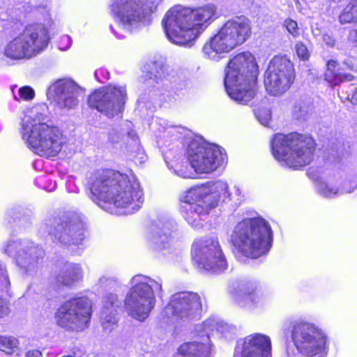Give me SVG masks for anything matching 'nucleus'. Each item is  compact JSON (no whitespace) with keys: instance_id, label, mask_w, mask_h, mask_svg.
<instances>
[{"instance_id":"obj_35","label":"nucleus","mask_w":357,"mask_h":357,"mask_svg":"<svg viewBox=\"0 0 357 357\" xmlns=\"http://www.w3.org/2000/svg\"><path fill=\"white\" fill-rule=\"evenodd\" d=\"M96 285L98 290L102 291L105 290H116L120 287L121 284L116 278L102 275L98 279Z\"/></svg>"},{"instance_id":"obj_44","label":"nucleus","mask_w":357,"mask_h":357,"mask_svg":"<svg viewBox=\"0 0 357 357\" xmlns=\"http://www.w3.org/2000/svg\"><path fill=\"white\" fill-rule=\"evenodd\" d=\"M307 109L305 107H303L301 105V103L297 104L295 105L293 115L299 120L304 119L306 114H307Z\"/></svg>"},{"instance_id":"obj_23","label":"nucleus","mask_w":357,"mask_h":357,"mask_svg":"<svg viewBox=\"0 0 357 357\" xmlns=\"http://www.w3.org/2000/svg\"><path fill=\"white\" fill-rule=\"evenodd\" d=\"M271 351L270 337L255 333L238 342L234 357H271Z\"/></svg>"},{"instance_id":"obj_42","label":"nucleus","mask_w":357,"mask_h":357,"mask_svg":"<svg viewBox=\"0 0 357 357\" xmlns=\"http://www.w3.org/2000/svg\"><path fill=\"white\" fill-rule=\"evenodd\" d=\"M339 96L342 100L344 99L349 100L351 104L357 105V88H351L349 91L344 92V90L341 91Z\"/></svg>"},{"instance_id":"obj_36","label":"nucleus","mask_w":357,"mask_h":357,"mask_svg":"<svg viewBox=\"0 0 357 357\" xmlns=\"http://www.w3.org/2000/svg\"><path fill=\"white\" fill-rule=\"evenodd\" d=\"M35 97V91L33 89L29 86L20 87L18 89L17 96L15 95L14 98L16 100H22L24 101L32 100Z\"/></svg>"},{"instance_id":"obj_11","label":"nucleus","mask_w":357,"mask_h":357,"mask_svg":"<svg viewBox=\"0 0 357 357\" xmlns=\"http://www.w3.org/2000/svg\"><path fill=\"white\" fill-rule=\"evenodd\" d=\"M158 0H144L136 3L132 0H112L111 11L114 18L119 21L117 30L112 29L113 33L119 38L124 33H130L156 9Z\"/></svg>"},{"instance_id":"obj_40","label":"nucleus","mask_w":357,"mask_h":357,"mask_svg":"<svg viewBox=\"0 0 357 357\" xmlns=\"http://www.w3.org/2000/svg\"><path fill=\"white\" fill-rule=\"evenodd\" d=\"M283 25L294 38H296L299 36V29L296 21L291 19H287L284 21Z\"/></svg>"},{"instance_id":"obj_21","label":"nucleus","mask_w":357,"mask_h":357,"mask_svg":"<svg viewBox=\"0 0 357 357\" xmlns=\"http://www.w3.org/2000/svg\"><path fill=\"white\" fill-rule=\"evenodd\" d=\"M80 86L73 79L63 78L54 82L47 91L49 100L60 109H73L78 105Z\"/></svg>"},{"instance_id":"obj_39","label":"nucleus","mask_w":357,"mask_h":357,"mask_svg":"<svg viewBox=\"0 0 357 357\" xmlns=\"http://www.w3.org/2000/svg\"><path fill=\"white\" fill-rule=\"evenodd\" d=\"M10 284L6 267L4 264L0 262V291H8Z\"/></svg>"},{"instance_id":"obj_3","label":"nucleus","mask_w":357,"mask_h":357,"mask_svg":"<svg viewBox=\"0 0 357 357\" xmlns=\"http://www.w3.org/2000/svg\"><path fill=\"white\" fill-rule=\"evenodd\" d=\"M231 198L226 181L218 180L190 189L184 197L181 211L184 219L193 227L201 225L200 221L218 202H227Z\"/></svg>"},{"instance_id":"obj_18","label":"nucleus","mask_w":357,"mask_h":357,"mask_svg":"<svg viewBox=\"0 0 357 357\" xmlns=\"http://www.w3.org/2000/svg\"><path fill=\"white\" fill-rule=\"evenodd\" d=\"M3 250L13 259L22 272L27 274H31L36 270L40 260L44 256V250L29 240L8 241Z\"/></svg>"},{"instance_id":"obj_47","label":"nucleus","mask_w":357,"mask_h":357,"mask_svg":"<svg viewBox=\"0 0 357 357\" xmlns=\"http://www.w3.org/2000/svg\"><path fill=\"white\" fill-rule=\"evenodd\" d=\"M10 312L8 303L0 298V319L8 315Z\"/></svg>"},{"instance_id":"obj_41","label":"nucleus","mask_w":357,"mask_h":357,"mask_svg":"<svg viewBox=\"0 0 357 357\" xmlns=\"http://www.w3.org/2000/svg\"><path fill=\"white\" fill-rule=\"evenodd\" d=\"M295 52L298 57L303 61H306L310 57V52L306 45L303 42H297L295 45Z\"/></svg>"},{"instance_id":"obj_4","label":"nucleus","mask_w":357,"mask_h":357,"mask_svg":"<svg viewBox=\"0 0 357 357\" xmlns=\"http://www.w3.org/2000/svg\"><path fill=\"white\" fill-rule=\"evenodd\" d=\"M257 64L250 52L230 59L225 69V86L228 96L240 104H246L255 96Z\"/></svg>"},{"instance_id":"obj_38","label":"nucleus","mask_w":357,"mask_h":357,"mask_svg":"<svg viewBox=\"0 0 357 357\" xmlns=\"http://www.w3.org/2000/svg\"><path fill=\"white\" fill-rule=\"evenodd\" d=\"M256 118L263 126H267L271 119V111L268 108L258 109L255 112Z\"/></svg>"},{"instance_id":"obj_13","label":"nucleus","mask_w":357,"mask_h":357,"mask_svg":"<svg viewBox=\"0 0 357 357\" xmlns=\"http://www.w3.org/2000/svg\"><path fill=\"white\" fill-rule=\"evenodd\" d=\"M93 303L86 296L65 301L57 310V324L68 331H82L89 327L92 314Z\"/></svg>"},{"instance_id":"obj_8","label":"nucleus","mask_w":357,"mask_h":357,"mask_svg":"<svg viewBox=\"0 0 357 357\" xmlns=\"http://www.w3.org/2000/svg\"><path fill=\"white\" fill-rule=\"evenodd\" d=\"M252 33L250 21L244 16L226 22L217 34L203 47V53L211 60L219 61L222 54L228 53L245 43Z\"/></svg>"},{"instance_id":"obj_17","label":"nucleus","mask_w":357,"mask_h":357,"mask_svg":"<svg viewBox=\"0 0 357 357\" xmlns=\"http://www.w3.org/2000/svg\"><path fill=\"white\" fill-rule=\"evenodd\" d=\"M295 77L294 65L286 56H275L269 62L264 76V86L271 96L287 92Z\"/></svg>"},{"instance_id":"obj_55","label":"nucleus","mask_w":357,"mask_h":357,"mask_svg":"<svg viewBox=\"0 0 357 357\" xmlns=\"http://www.w3.org/2000/svg\"><path fill=\"white\" fill-rule=\"evenodd\" d=\"M105 73H104V75H106V74H107V77H106L105 78H106V79H108V77H107V75H108V72H107V71L105 70Z\"/></svg>"},{"instance_id":"obj_37","label":"nucleus","mask_w":357,"mask_h":357,"mask_svg":"<svg viewBox=\"0 0 357 357\" xmlns=\"http://www.w3.org/2000/svg\"><path fill=\"white\" fill-rule=\"evenodd\" d=\"M0 344L3 348V350L8 349L12 351L13 349L17 348L19 342L17 338L13 336H2L0 335ZM7 353H11V351H6Z\"/></svg>"},{"instance_id":"obj_49","label":"nucleus","mask_w":357,"mask_h":357,"mask_svg":"<svg viewBox=\"0 0 357 357\" xmlns=\"http://www.w3.org/2000/svg\"><path fill=\"white\" fill-rule=\"evenodd\" d=\"M26 357H43V354L39 350L32 349L26 352Z\"/></svg>"},{"instance_id":"obj_16","label":"nucleus","mask_w":357,"mask_h":357,"mask_svg":"<svg viewBox=\"0 0 357 357\" xmlns=\"http://www.w3.org/2000/svg\"><path fill=\"white\" fill-rule=\"evenodd\" d=\"M192 257L199 269L220 273L228 268L219 242L213 236L197 240L192 246Z\"/></svg>"},{"instance_id":"obj_7","label":"nucleus","mask_w":357,"mask_h":357,"mask_svg":"<svg viewBox=\"0 0 357 357\" xmlns=\"http://www.w3.org/2000/svg\"><path fill=\"white\" fill-rule=\"evenodd\" d=\"M130 284L123 301V307L128 316L142 322L155 307V295L161 296L162 281L139 274L130 279Z\"/></svg>"},{"instance_id":"obj_6","label":"nucleus","mask_w":357,"mask_h":357,"mask_svg":"<svg viewBox=\"0 0 357 357\" xmlns=\"http://www.w3.org/2000/svg\"><path fill=\"white\" fill-rule=\"evenodd\" d=\"M315 147V142L310 136L298 132L278 133L271 142L274 158L282 165L293 169L310 165L314 158Z\"/></svg>"},{"instance_id":"obj_45","label":"nucleus","mask_w":357,"mask_h":357,"mask_svg":"<svg viewBox=\"0 0 357 357\" xmlns=\"http://www.w3.org/2000/svg\"><path fill=\"white\" fill-rule=\"evenodd\" d=\"M231 198L228 199L227 201L233 200L236 203H239L243 200V195L241 188L238 186L235 185L233 189V192H231Z\"/></svg>"},{"instance_id":"obj_29","label":"nucleus","mask_w":357,"mask_h":357,"mask_svg":"<svg viewBox=\"0 0 357 357\" xmlns=\"http://www.w3.org/2000/svg\"><path fill=\"white\" fill-rule=\"evenodd\" d=\"M82 278L83 270L80 264L67 263L58 275L57 282L61 284L70 287L82 280Z\"/></svg>"},{"instance_id":"obj_52","label":"nucleus","mask_w":357,"mask_h":357,"mask_svg":"<svg viewBox=\"0 0 357 357\" xmlns=\"http://www.w3.org/2000/svg\"><path fill=\"white\" fill-rule=\"evenodd\" d=\"M180 176L183 177V178H190V176L187 174H183V173H181L179 174Z\"/></svg>"},{"instance_id":"obj_1","label":"nucleus","mask_w":357,"mask_h":357,"mask_svg":"<svg viewBox=\"0 0 357 357\" xmlns=\"http://www.w3.org/2000/svg\"><path fill=\"white\" fill-rule=\"evenodd\" d=\"M91 199L103 208L100 202L113 204L130 214L139 210L143 204V192L135 176L112 170L96 174L90 183Z\"/></svg>"},{"instance_id":"obj_32","label":"nucleus","mask_w":357,"mask_h":357,"mask_svg":"<svg viewBox=\"0 0 357 357\" xmlns=\"http://www.w3.org/2000/svg\"><path fill=\"white\" fill-rule=\"evenodd\" d=\"M102 311L117 312V309L121 306V302L118 296L112 292L106 293L102 297Z\"/></svg>"},{"instance_id":"obj_50","label":"nucleus","mask_w":357,"mask_h":357,"mask_svg":"<svg viewBox=\"0 0 357 357\" xmlns=\"http://www.w3.org/2000/svg\"><path fill=\"white\" fill-rule=\"evenodd\" d=\"M349 39L353 42L357 43V29L351 30L349 32Z\"/></svg>"},{"instance_id":"obj_30","label":"nucleus","mask_w":357,"mask_h":357,"mask_svg":"<svg viewBox=\"0 0 357 357\" xmlns=\"http://www.w3.org/2000/svg\"><path fill=\"white\" fill-rule=\"evenodd\" d=\"M174 357H210V348L206 342H188L178 348Z\"/></svg>"},{"instance_id":"obj_15","label":"nucleus","mask_w":357,"mask_h":357,"mask_svg":"<svg viewBox=\"0 0 357 357\" xmlns=\"http://www.w3.org/2000/svg\"><path fill=\"white\" fill-rule=\"evenodd\" d=\"M188 160L197 174H208L225 163V154L215 145L202 139H194L187 149Z\"/></svg>"},{"instance_id":"obj_28","label":"nucleus","mask_w":357,"mask_h":357,"mask_svg":"<svg viewBox=\"0 0 357 357\" xmlns=\"http://www.w3.org/2000/svg\"><path fill=\"white\" fill-rule=\"evenodd\" d=\"M339 181L329 178L326 181H319L317 184V189L319 195L327 198H333L340 196L344 193H351L356 189V185L350 181L346 182L345 185L349 183V188H338Z\"/></svg>"},{"instance_id":"obj_20","label":"nucleus","mask_w":357,"mask_h":357,"mask_svg":"<svg viewBox=\"0 0 357 357\" xmlns=\"http://www.w3.org/2000/svg\"><path fill=\"white\" fill-rule=\"evenodd\" d=\"M202 312L200 296L192 291H181L172 296L164 313L176 321H190L199 319Z\"/></svg>"},{"instance_id":"obj_25","label":"nucleus","mask_w":357,"mask_h":357,"mask_svg":"<svg viewBox=\"0 0 357 357\" xmlns=\"http://www.w3.org/2000/svg\"><path fill=\"white\" fill-rule=\"evenodd\" d=\"M47 110V106L45 104L37 105L29 109L22 120L20 128V135L26 132V128L33 130V126L48 124L47 121H46Z\"/></svg>"},{"instance_id":"obj_43","label":"nucleus","mask_w":357,"mask_h":357,"mask_svg":"<svg viewBox=\"0 0 357 357\" xmlns=\"http://www.w3.org/2000/svg\"><path fill=\"white\" fill-rule=\"evenodd\" d=\"M73 43L71 38L67 35L60 38L59 41V48L61 50H67L70 48Z\"/></svg>"},{"instance_id":"obj_31","label":"nucleus","mask_w":357,"mask_h":357,"mask_svg":"<svg viewBox=\"0 0 357 357\" xmlns=\"http://www.w3.org/2000/svg\"><path fill=\"white\" fill-rule=\"evenodd\" d=\"M129 141L127 145V151L133 159H139L142 162L146 159V155L139 142V138L136 133L131 131L128 133Z\"/></svg>"},{"instance_id":"obj_34","label":"nucleus","mask_w":357,"mask_h":357,"mask_svg":"<svg viewBox=\"0 0 357 357\" xmlns=\"http://www.w3.org/2000/svg\"><path fill=\"white\" fill-rule=\"evenodd\" d=\"M116 313L113 312H101L100 321L105 333H110L117 326Z\"/></svg>"},{"instance_id":"obj_5","label":"nucleus","mask_w":357,"mask_h":357,"mask_svg":"<svg viewBox=\"0 0 357 357\" xmlns=\"http://www.w3.org/2000/svg\"><path fill=\"white\" fill-rule=\"evenodd\" d=\"M273 232L269 223L261 218L239 222L231 234V242L243 256L258 258L266 255L272 246Z\"/></svg>"},{"instance_id":"obj_24","label":"nucleus","mask_w":357,"mask_h":357,"mask_svg":"<svg viewBox=\"0 0 357 357\" xmlns=\"http://www.w3.org/2000/svg\"><path fill=\"white\" fill-rule=\"evenodd\" d=\"M177 229L176 222L170 218H164L159 220L148 235L149 247L153 250H162L168 245L172 234Z\"/></svg>"},{"instance_id":"obj_26","label":"nucleus","mask_w":357,"mask_h":357,"mask_svg":"<svg viewBox=\"0 0 357 357\" xmlns=\"http://www.w3.org/2000/svg\"><path fill=\"white\" fill-rule=\"evenodd\" d=\"M351 67L344 63L342 66L335 61L330 60L327 63V70L325 73L326 80L332 86L338 85L343 82H351L354 76L346 72Z\"/></svg>"},{"instance_id":"obj_12","label":"nucleus","mask_w":357,"mask_h":357,"mask_svg":"<svg viewBox=\"0 0 357 357\" xmlns=\"http://www.w3.org/2000/svg\"><path fill=\"white\" fill-rule=\"evenodd\" d=\"M33 128H26V132L21 135L29 149L36 154L45 158L57 155L65 144L61 131L50 123L38 124Z\"/></svg>"},{"instance_id":"obj_9","label":"nucleus","mask_w":357,"mask_h":357,"mask_svg":"<svg viewBox=\"0 0 357 357\" xmlns=\"http://www.w3.org/2000/svg\"><path fill=\"white\" fill-rule=\"evenodd\" d=\"M291 339L296 349L287 351V357H326L328 337L326 332L312 322L296 320L291 324Z\"/></svg>"},{"instance_id":"obj_46","label":"nucleus","mask_w":357,"mask_h":357,"mask_svg":"<svg viewBox=\"0 0 357 357\" xmlns=\"http://www.w3.org/2000/svg\"><path fill=\"white\" fill-rule=\"evenodd\" d=\"M321 39L323 43L328 47H333L335 45V39L333 37V36L328 34V33L325 32L323 33Z\"/></svg>"},{"instance_id":"obj_33","label":"nucleus","mask_w":357,"mask_h":357,"mask_svg":"<svg viewBox=\"0 0 357 357\" xmlns=\"http://www.w3.org/2000/svg\"><path fill=\"white\" fill-rule=\"evenodd\" d=\"M339 18L342 24L357 22V0H350L342 11Z\"/></svg>"},{"instance_id":"obj_19","label":"nucleus","mask_w":357,"mask_h":357,"mask_svg":"<svg viewBox=\"0 0 357 357\" xmlns=\"http://www.w3.org/2000/svg\"><path fill=\"white\" fill-rule=\"evenodd\" d=\"M126 98L125 86L109 85L90 95L88 102L91 107L112 118L122 112Z\"/></svg>"},{"instance_id":"obj_22","label":"nucleus","mask_w":357,"mask_h":357,"mask_svg":"<svg viewBox=\"0 0 357 357\" xmlns=\"http://www.w3.org/2000/svg\"><path fill=\"white\" fill-rule=\"evenodd\" d=\"M238 290L234 295L236 304L242 308H256L264 305L266 296L255 280L245 279L240 281Z\"/></svg>"},{"instance_id":"obj_14","label":"nucleus","mask_w":357,"mask_h":357,"mask_svg":"<svg viewBox=\"0 0 357 357\" xmlns=\"http://www.w3.org/2000/svg\"><path fill=\"white\" fill-rule=\"evenodd\" d=\"M41 229L68 247L79 246L84 239V222L82 216L76 213H68L62 219L46 220Z\"/></svg>"},{"instance_id":"obj_48","label":"nucleus","mask_w":357,"mask_h":357,"mask_svg":"<svg viewBox=\"0 0 357 357\" xmlns=\"http://www.w3.org/2000/svg\"><path fill=\"white\" fill-rule=\"evenodd\" d=\"M324 33L325 32H323L317 24L312 26V33L315 38L318 39L319 37L321 38L322 34Z\"/></svg>"},{"instance_id":"obj_54","label":"nucleus","mask_w":357,"mask_h":357,"mask_svg":"<svg viewBox=\"0 0 357 357\" xmlns=\"http://www.w3.org/2000/svg\"><path fill=\"white\" fill-rule=\"evenodd\" d=\"M70 191L71 192H78L79 189H78L77 187H75V189L74 190H71Z\"/></svg>"},{"instance_id":"obj_10","label":"nucleus","mask_w":357,"mask_h":357,"mask_svg":"<svg viewBox=\"0 0 357 357\" xmlns=\"http://www.w3.org/2000/svg\"><path fill=\"white\" fill-rule=\"evenodd\" d=\"M50 40L43 24H30L5 46L3 54L13 60L31 59L45 50Z\"/></svg>"},{"instance_id":"obj_51","label":"nucleus","mask_w":357,"mask_h":357,"mask_svg":"<svg viewBox=\"0 0 357 357\" xmlns=\"http://www.w3.org/2000/svg\"><path fill=\"white\" fill-rule=\"evenodd\" d=\"M348 181H345L342 183L339 181V183H338V188H342V187L349 188L350 185H349V183L345 185V183L348 182ZM349 181L354 183L356 185V183L354 181Z\"/></svg>"},{"instance_id":"obj_53","label":"nucleus","mask_w":357,"mask_h":357,"mask_svg":"<svg viewBox=\"0 0 357 357\" xmlns=\"http://www.w3.org/2000/svg\"><path fill=\"white\" fill-rule=\"evenodd\" d=\"M105 70H96L95 72V75L97 77L98 76V73H104Z\"/></svg>"},{"instance_id":"obj_2","label":"nucleus","mask_w":357,"mask_h":357,"mask_svg":"<svg viewBox=\"0 0 357 357\" xmlns=\"http://www.w3.org/2000/svg\"><path fill=\"white\" fill-rule=\"evenodd\" d=\"M216 12L213 4L191 9L176 6L166 13L162 24L166 36L172 43L190 47L212 21Z\"/></svg>"},{"instance_id":"obj_27","label":"nucleus","mask_w":357,"mask_h":357,"mask_svg":"<svg viewBox=\"0 0 357 357\" xmlns=\"http://www.w3.org/2000/svg\"><path fill=\"white\" fill-rule=\"evenodd\" d=\"M202 330L204 334L201 335L202 341L199 342L197 340H195L194 342H197L198 344H202L203 342L208 343L210 348V353L211 352V344L210 340L211 333L216 331L227 337L229 333L234 334L236 332V328L234 326L223 321H219L214 318L206 320L203 324Z\"/></svg>"}]
</instances>
